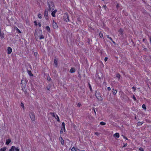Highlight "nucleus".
Listing matches in <instances>:
<instances>
[{
    "label": "nucleus",
    "mask_w": 151,
    "mask_h": 151,
    "mask_svg": "<svg viewBox=\"0 0 151 151\" xmlns=\"http://www.w3.org/2000/svg\"><path fill=\"white\" fill-rule=\"evenodd\" d=\"M27 81L25 79L23 78L22 79L21 82V86L23 91L24 93L26 94L27 93L26 88Z\"/></svg>",
    "instance_id": "obj_1"
},
{
    "label": "nucleus",
    "mask_w": 151,
    "mask_h": 151,
    "mask_svg": "<svg viewBox=\"0 0 151 151\" xmlns=\"http://www.w3.org/2000/svg\"><path fill=\"white\" fill-rule=\"evenodd\" d=\"M47 5L49 7V10L50 11L53 10L55 8L54 4L52 1H48Z\"/></svg>",
    "instance_id": "obj_2"
},
{
    "label": "nucleus",
    "mask_w": 151,
    "mask_h": 151,
    "mask_svg": "<svg viewBox=\"0 0 151 151\" xmlns=\"http://www.w3.org/2000/svg\"><path fill=\"white\" fill-rule=\"evenodd\" d=\"M95 95L96 97L99 101H101L102 100V98L101 96V95L99 92L97 93L96 91Z\"/></svg>",
    "instance_id": "obj_3"
},
{
    "label": "nucleus",
    "mask_w": 151,
    "mask_h": 151,
    "mask_svg": "<svg viewBox=\"0 0 151 151\" xmlns=\"http://www.w3.org/2000/svg\"><path fill=\"white\" fill-rule=\"evenodd\" d=\"M69 16L68 14L67 13H65L63 16L64 20L67 22H69Z\"/></svg>",
    "instance_id": "obj_4"
},
{
    "label": "nucleus",
    "mask_w": 151,
    "mask_h": 151,
    "mask_svg": "<svg viewBox=\"0 0 151 151\" xmlns=\"http://www.w3.org/2000/svg\"><path fill=\"white\" fill-rule=\"evenodd\" d=\"M19 151V147H16L14 146H12L11 149L9 150V151Z\"/></svg>",
    "instance_id": "obj_5"
},
{
    "label": "nucleus",
    "mask_w": 151,
    "mask_h": 151,
    "mask_svg": "<svg viewBox=\"0 0 151 151\" xmlns=\"http://www.w3.org/2000/svg\"><path fill=\"white\" fill-rule=\"evenodd\" d=\"M50 114H51L53 117H55V119L57 120L58 122H59L60 121L59 116L58 115L56 114L55 115V114L54 112L50 113Z\"/></svg>",
    "instance_id": "obj_6"
},
{
    "label": "nucleus",
    "mask_w": 151,
    "mask_h": 151,
    "mask_svg": "<svg viewBox=\"0 0 151 151\" xmlns=\"http://www.w3.org/2000/svg\"><path fill=\"white\" fill-rule=\"evenodd\" d=\"M44 17L47 20H48L49 19V17L48 14V10L46 9L44 12Z\"/></svg>",
    "instance_id": "obj_7"
},
{
    "label": "nucleus",
    "mask_w": 151,
    "mask_h": 151,
    "mask_svg": "<svg viewBox=\"0 0 151 151\" xmlns=\"http://www.w3.org/2000/svg\"><path fill=\"white\" fill-rule=\"evenodd\" d=\"M30 117L32 121H34L35 120V115L34 113H31L30 114Z\"/></svg>",
    "instance_id": "obj_8"
},
{
    "label": "nucleus",
    "mask_w": 151,
    "mask_h": 151,
    "mask_svg": "<svg viewBox=\"0 0 151 151\" xmlns=\"http://www.w3.org/2000/svg\"><path fill=\"white\" fill-rule=\"evenodd\" d=\"M52 26L54 29H56L58 28V26L57 23L54 22V20L53 21Z\"/></svg>",
    "instance_id": "obj_9"
},
{
    "label": "nucleus",
    "mask_w": 151,
    "mask_h": 151,
    "mask_svg": "<svg viewBox=\"0 0 151 151\" xmlns=\"http://www.w3.org/2000/svg\"><path fill=\"white\" fill-rule=\"evenodd\" d=\"M12 51V48L10 47H8L7 48V53L8 54H10Z\"/></svg>",
    "instance_id": "obj_10"
},
{
    "label": "nucleus",
    "mask_w": 151,
    "mask_h": 151,
    "mask_svg": "<svg viewBox=\"0 0 151 151\" xmlns=\"http://www.w3.org/2000/svg\"><path fill=\"white\" fill-rule=\"evenodd\" d=\"M58 60L57 58H55L54 61V65L55 67H56L58 66Z\"/></svg>",
    "instance_id": "obj_11"
},
{
    "label": "nucleus",
    "mask_w": 151,
    "mask_h": 151,
    "mask_svg": "<svg viewBox=\"0 0 151 151\" xmlns=\"http://www.w3.org/2000/svg\"><path fill=\"white\" fill-rule=\"evenodd\" d=\"M57 11V9H55L54 11L52 12L51 13V15L53 17H55V14L56 13Z\"/></svg>",
    "instance_id": "obj_12"
},
{
    "label": "nucleus",
    "mask_w": 151,
    "mask_h": 151,
    "mask_svg": "<svg viewBox=\"0 0 151 151\" xmlns=\"http://www.w3.org/2000/svg\"><path fill=\"white\" fill-rule=\"evenodd\" d=\"M120 35H122L123 34V30L122 28H120L118 30Z\"/></svg>",
    "instance_id": "obj_13"
},
{
    "label": "nucleus",
    "mask_w": 151,
    "mask_h": 151,
    "mask_svg": "<svg viewBox=\"0 0 151 151\" xmlns=\"http://www.w3.org/2000/svg\"><path fill=\"white\" fill-rule=\"evenodd\" d=\"M75 71H76V70H75V68H71L70 70V73H73L75 72Z\"/></svg>",
    "instance_id": "obj_14"
},
{
    "label": "nucleus",
    "mask_w": 151,
    "mask_h": 151,
    "mask_svg": "<svg viewBox=\"0 0 151 151\" xmlns=\"http://www.w3.org/2000/svg\"><path fill=\"white\" fill-rule=\"evenodd\" d=\"M15 29L16 30V31L17 32L18 34H20L21 33V31L17 27H16L15 28Z\"/></svg>",
    "instance_id": "obj_15"
},
{
    "label": "nucleus",
    "mask_w": 151,
    "mask_h": 151,
    "mask_svg": "<svg viewBox=\"0 0 151 151\" xmlns=\"http://www.w3.org/2000/svg\"><path fill=\"white\" fill-rule=\"evenodd\" d=\"M60 142L61 143V144L63 145H64V140L63 139V138L61 137H60Z\"/></svg>",
    "instance_id": "obj_16"
},
{
    "label": "nucleus",
    "mask_w": 151,
    "mask_h": 151,
    "mask_svg": "<svg viewBox=\"0 0 151 151\" xmlns=\"http://www.w3.org/2000/svg\"><path fill=\"white\" fill-rule=\"evenodd\" d=\"M11 142V140L9 139L6 140V144L8 145Z\"/></svg>",
    "instance_id": "obj_17"
},
{
    "label": "nucleus",
    "mask_w": 151,
    "mask_h": 151,
    "mask_svg": "<svg viewBox=\"0 0 151 151\" xmlns=\"http://www.w3.org/2000/svg\"><path fill=\"white\" fill-rule=\"evenodd\" d=\"M63 131H64V132L65 131V128H63L62 127L60 131V134H62L63 132Z\"/></svg>",
    "instance_id": "obj_18"
},
{
    "label": "nucleus",
    "mask_w": 151,
    "mask_h": 151,
    "mask_svg": "<svg viewBox=\"0 0 151 151\" xmlns=\"http://www.w3.org/2000/svg\"><path fill=\"white\" fill-rule=\"evenodd\" d=\"M114 136L115 137H116L117 138H118L119 137V134L118 133H115L114 134Z\"/></svg>",
    "instance_id": "obj_19"
},
{
    "label": "nucleus",
    "mask_w": 151,
    "mask_h": 151,
    "mask_svg": "<svg viewBox=\"0 0 151 151\" xmlns=\"http://www.w3.org/2000/svg\"><path fill=\"white\" fill-rule=\"evenodd\" d=\"M45 28H46V29L47 30L48 32H50V28L49 26H47Z\"/></svg>",
    "instance_id": "obj_20"
},
{
    "label": "nucleus",
    "mask_w": 151,
    "mask_h": 151,
    "mask_svg": "<svg viewBox=\"0 0 151 151\" xmlns=\"http://www.w3.org/2000/svg\"><path fill=\"white\" fill-rule=\"evenodd\" d=\"M28 73L29 75L30 76H33V75L32 73V72L31 71L29 70L28 71Z\"/></svg>",
    "instance_id": "obj_21"
},
{
    "label": "nucleus",
    "mask_w": 151,
    "mask_h": 151,
    "mask_svg": "<svg viewBox=\"0 0 151 151\" xmlns=\"http://www.w3.org/2000/svg\"><path fill=\"white\" fill-rule=\"evenodd\" d=\"M106 37L107 38L111 40L113 42V43H115V42L113 40H112V38H111V37H109V35H107Z\"/></svg>",
    "instance_id": "obj_22"
},
{
    "label": "nucleus",
    "mask_w": 151,
    "mask_h": 151,
    "mask_svg": "<svg viewBox=\"0 0 151 151\" xmlns=\"http://www.w3.org/2000/svg\"><path fill=\"white\" fill-rule=\"evenodd\" d=\"M6 149V147H4L2 148H1L0 149V151H5Z\"/></svg>",
    "instance_id": "obj_23"
},
{
    "label": "nucleus",
    "mask_w": 151,
    "mask_h": 151,
    "mask_svg": "<svg viewBox=\"0 0 151 151\" xmlns=\"http://www.w3.org/2000/svg\"><path fill=\"white\" fill-rule=\"evenodd\" d=\"M142 107L145 110L146 109V106L145 104H142Z\"/></svg>",
    "instance_id": "obj_24"
},
{
    "label": "nucleus",
    "mask_w": 151,
    "mask_h": 151,
    "mask_svg": "<svg viewBox=\"0 0 151 151\" xmlns=\"http://www.w3.org/2000/svg\"><path fill=\"white\" fill-rule=\"evenodd\" d=\"M117 92V90H114L113 91H112V93L113 95H115Z\"/></svg>",
    "instance_id": "obj_25"
},
{
    "label": "nucleus",
    "mask_w": 151,
    "mask_h": 151,
    "mask_svg": "<svg viewBox=\"0 0 151 151\" xmlns=\"http://www.w3.org/2000/svg\"><path fill=\"white\" fill-rule=\"evenodd\" d=\"M116 77L119 79L121 77V75L119 73H118L116 74Z\"/></svg>",
    "instance_id": "obj_26"
},
{
    "label": "nucleus",
    "mask_w": 151,
    "mask_h": 151,
    "mask_svg": "<svg viewBox=\"0 0 151 151\" xmlns=\"http://www.w3.org/2000/svg\"><path fill=\"white\" fill-rule=\"evenodd\" d=\"M88 86L90 90L92 92V87H91V85H90V83H88Z\"/></svg>",
    "instance_id": "obj_27"
},
{
    "label": "nucleus",
    "mask_w": 151,
    "mask_h": 151,
    "mask_svg": "<svg viewBox=\"0 0 151 151\" xmlns=\"http://www.w3.org/2000/svg\"><path fill=\"white\" fill-rule=\"evenodd\" d=\"M99 35L100 38H101L103 37V33L101 32L99 33Z\"/></svg>",
    "instance_id": "obj_28"
},
{
    "label": "nucleus",
    "mask_w": 151,
    "mask_h": 151,
    "mask_svg": "<svg viewBox=\"0 0 151 151\" xmlns=\"http://www.w3.org/2000/svg\"><path fill=\"white\" fill-rule=\"evenodd\" d=\"M21 106L22 107L23 109H24V104L22 102H21Z\"/></svg>",
    "instance_id": "obj_29"
},
{
    "label": "nucleus",
    "mask_w": 151,
    "mask_h": 151,
    "mask_svg": "<svg viewBox=\"0 0 151 151\" xmlns=\"http://www.w3.org/2000/svg\"><path fill=\"white\" fill-rule=\"evenodd\" d=\"M37 16L40 19H41L42 17V15L41 14H39Z\"/></svg>",
    "instance_id": "obj_30"
},
{
    "label": "nucleus",
    "mask_w": 151,
    "mask_h": 151,
    "mask_svg": "<svg viewBox=\"0 0 151 151\" xmlns=\"http://www.w3.org/2000/svg\"><path fill=\"white\" fill-rule=\"evenodd\" d=\"M100 124L102 125H106V123L103 122H101L100 123Z\"/></svg>",
    "instance_id": "obj_31"
},
{
    "label": "nucleus",
    "mask_w": 151,
    "mask_h": 151,
    "mask_svg": "<svg viewBox=\"0 0 151 151\" xmlns=\"http://www.w3.org/2000/svg\"><path fill=\"white\" fill-rule=\"evenodd\" d=\"M122 136H123V138L125 139H126V140H130L129 139H128L127 138V137H126L125 136L123 135H122Z\"/></svg>",
    "instance_id": "obj_32"
},
{
    "label": "nucleus",
    "mask_w": 151,
    "mask_h": 151,
    "mask_svg": "<svg viewBox=\"0 0 151 151\" xmlns=\"http://www.w3.org/2000/svg\"><path fill=\"white\" fill-rule=\"evenodd\" d=\"M40 38V40L44 39V35H41Z\"/></svg>",
    "instance_id": "obj_33"
},
{
    "label": "nucleus",
    "mask_w": 151,
    "mask_h": 151,
    "mask_svg": "<svg viewBox=\"0 0 151 151\" xmlns=\"http://www.w3.org/2000/svg\"><path fill=\"white\" fill-rule=\"evenodd\" d=\"M71 150V151H76V148L74 147L72 148Z\"/></svg>",
    "instance_id": "obj_34"
},
{
    "label": "nucleus",
    "mask_w": 151,
    "mask_h": 151,
    "mask_svg": "<svg viewBox=\"0 0 151 151\" xmlns=\"http://www.w3.org/2000/svg\"><path fill=\"white\" fill-rule=\"evenodd\" d=\"M65 123L64 122H63L62 124V127H63V128H65Z\"/></svg>",
    "instance_id": "obj_35"
},
{
    "label": "nucleus",
    "mask_w": 151,
    "mask_h": 151,
    "mask_svg": "<svg viewBox=\"0 0 151 151\" xmlns=\"http://www.w3.org/2000/svg\"><path fill=\"white\" fill-rule=\"evenodd\" d=\"M34 23L35 26H37L38 25L37 22L36 21H34Z\"/></svg>",
    "instance_id": "obj_36"
},
{
    "label": "nucleus",
    "mask_w": 151,
    "mask_h": 151,
    "mask_svg": "<svg viewBox=\"0 0 151 151\" xmlns=\"http://www.w3.org/2000/svg\"><path fill=\"white\" fill-rule=\"evenodd\" d=\"M139 150L140 151H144V150L143 148L141 147L139 149Z\"/></svg>",
    "instance_id": "obj_37"
},
{
    "label": "nucleus",
    "mask_w": 151,
    "mask_h": 151,
    "mask_svg": "<svg viewBox=\"0 0 151 151\" xmlns=\"http://www.w3.org/2000/svg\"><path fill=\"white\" fill-rule=\"evenodd\" d=\"M38 55V53L37 52H35L34 53V55L35 56L37 57V55Z\"/></svg>",
    "instance_id": "obj_38"
},
{
    "label": "nucleus",
    "mask_w": 151,
    "mask_h": 151,
    "mask_svg": "<svg viewBox=\"0 0 151 151\" xmlns=\"http://www.w3.org/2000/svg\"><path fill=\"white\" fill-rule=\"evenodd\" d=\"M143 124V122H138V125H141Z\"/></svg>",
    "instance_id": "obj_39"
},
{
    "label": "nucleus",
    "mask_w": 151,
    "mask_h": 151,
    "mask_svg": "<svg viewBox=\"0 0 151 151\" xmlns=\"http://www.w3.org/2000/svg\"><path fill=\"white\" fill-rule=\"evenodd\" d=\"M95 135H96L97 136H98L100 134V133H99L98 132H96L95 133Z\"/></svg>",
    "instance_id": "obj_40"
},
{
    "label": "nucleus",
    "mask_w": 151,
    "mask_h": 151,
    "mask_svg": "<svg viewBox=\"0 0 151 151\" xmlns=\"http://www.w3.org/2000/svg\"><path fill=\"white\" fill-rule=\"evenodd\" d=\"M132 89L133 90V91L134 92L135 91V90H136V88L135 87L133 86L132 87Z\"/></svg>",
    "instance_id": "obj_41"
},
{
    "label": "nucleus",
    "mask_w": 151,
    "mask_h": 151,
    "mask_svg": "<svg viewBox=\"0 0 151 151\" xmlns=\"http://www.w3.org/2000/svg\"><path fill=\"white\" fill-rule=\"evenodd\" d=\"M81 103H78L77 104V106L78 107H80L81 106Z\"/></svg>",
    "instance_id": "obj_42"
},
{
    "label": "nucleus",
    "mask_w": 151,
    "mask_h": 151,
    "mask_svg": "<svg viewBox=\"0 0 151 151\" xmlns=\"http://www.w3.org/2000/svg\"><path fill=\"white\" fill-rule=\"evenodd\" d=\"M133 99L135 101L136 100V98L135 96L134 95L133 96Z\"/></svg>",
    "instance_id": "obj_43"
},
{
    "label": "nucleus",
    "mask_w": 151,
    "mask_h": 151,
    "mask_svg": "<svg viewBox=\"0 0 151 151\" xmlns=\"http://www.w3.org/2000/svg\"><path fill=\"white\" fill-rule=\"evenodd\" d=\"M39 26V27H41V24L40 23V22H39L38 23V24H37Z\"/></svg>",
    "instance_id": "obj_44"
},
{
    "label": "nucleus",
    "mask_w": 151,
    "mask_h": 151,
    "mask_svg": "<svg viewBox=\"0 0 151 151\" xmlns=\"http://www.w3.org/2000/svg\"><path fill=\"white\" fill-rule=\"evenodd\" d=\"M108 58L107 57H106L104 58V61L106 62L107 61Z\"/></svg>",
    "instance_id": "obj_45"
},
{
    "label": "nucleus",
    "mask_w": 151,
    "mask_h": 151,
    "mask_svg": "<svg viewBox=\"0 0 151 151\" xmlns=\"http://www.w3.org/2000/svg\"><path fill=\"white\" fill-rule=\"evenodd\" d=\"M47 80H48V81H50V80H51V78H50V77H48L47 78Z\"/></svg>",
    "instance_id": "obj_46"
},
{
    "label": "nucleus",
    "mask_w": 151,
    "mask_h": 151,
    "mask_svg": "<svg viewBox=\"0 0 151 151\" xmlns=\"http://www.w3.org/2000/svg\"><path fill=\"white\" fill-rule=\"evenodd\" d=\"M103 7L104 8L105 10L106 9V8H107V6H106V5H104L103 6Z\"/></svg>",
    "instance_id": "obj_47"
},
{
    "label": "nucleus",
    "mask_w": 151,
    "mask_h": 151,
    "mask_svg": "<svg viewBox=\"0 0 151 151\" xmlns=\"http://www.w3.org/2000/svg\"><path fill=\"white\" fill-rule=\"evenodd\" d=\"M127 143H125L124 144V145L123 146V147H126L127 146Z\"/></svg>",
    "instance_id": "obj_48"
},
{
    "label": "nucleus",
    "mask_w": 151,
    "mask_h": 151,
    "mask_svg": "<svg viewBox=\"0 0 151 151\" xmlns=\"http://www.w3.org/2000/svg\"><path fill=\"white\" fill-rule=\"evenodd\" d=\"M107 89L108 91H110L111 90V88L110 87H108L107 88Z\"/></svg>",
    "instance_id": "obj_49"
},
{
    "label": "nucleus",
    "mask_w": 151,
    "mask_h": 151,
    "mask_svg": "<svg viewBox=\"0 0 151 151\" xmlns=\"http://www.w3.org/2000/svg\"><path fill=\"white\" fill-rule=\"evenodd\" d=\"M79 150V151H86L85 150Z\"/></svg>",
    "instance_id": "obj_50"
},
{
    "label": "nucleus",
    "mask_w": 151,
    "mask_h": 151,
    "mask_svg": "<svg viewBox=\"0 0 151 151\" xmlns=\"http://www.w3.org/2000/svg\"><path fill=\"white\" fill-rule=\"evenodd\" d=\"M116 7H117V8H118V6H119V4H118L116 5Z\"/></svg>",
    "instance_id": "obj_51"
},
{
    "label": "nucleus",
    "mask_w": 151,
    "mask_h": 151,
    "mask_svg": "<svg viewBox=\"0 0 151 151\" xmlns=\"http://www.w3.org/2000/svg\"><path fill=\"white\" fill-rule=\"evenodd\" d=\"M94 112H95V114H96V112H95V109H94Z\"/></svg>",
    "instance_id": "obj_52"
},
{
    "label": "nucleus",
    "mask_w": 151,
    "mask_h": 151,
    "mask_svg": "<svg viewBox=\"0 0 151 151\" xmlns=\"http://www.w3.org/2000/svg\"><path fill=\"white\" fill-rule=\"evenodd\" d=\"M47 89L48 90H49L50 89V88H48Z\"/></svg>",
    "instance_id": "obj_53"
},
{
    "label": "nucleus",
    "mask_w": 151,
    "mask_h": 151,
    "mask_svg": "<svg viewBox=\"0 0 151 151\" xmlns=\"http://www.w3.org/2000/svg\"><path fill=\"white\" fill-rule=\"evenodd\" d=\"M143 41H144V39H143Z\"/></svg>",
    "instance_id": "obj_54"
},
{
    "label": "nucleus",
    "mask_w": 151,
    "mask_h": 151,
    "mask_svg": "<svg viewBox=\"0 0 151 151\" xmlns=\"http://www.w3.org/2000/svg\"><path fill=\"white\" fill-rule=\"evenodd\" d=\"M149 6L150 7V8L151 7L150 6Z\"/></svg>",
    "instance_id": "obj_55"
},
{
    "label": "nucleus",
    "mask_w": 151,
    "mask_h": 151,
    "mask_svg": "<svg viewBox=\"0 0 151 151\" xmlns=\"http://www.w3.org/2000/svg\"><path fill=\"white\" fill-rule=\"evenodd\" d=\"M102 0L103 1H104V0Z\"/></svg>",
    "instance_id": "obj_56"
}]
</instances>
